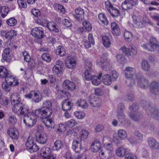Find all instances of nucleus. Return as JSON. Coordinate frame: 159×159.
Returning a JSON list of instances; mask_svg holds the SVG:
<instances>
[{"label":"nucleus","mask_w":159,"mask_h":159,"mask_svg":"<svg viewBox=\"0 0 159 159\" xmlns=\"http://www.w3.org/2000/svg\"><path fill=\"white\" fill-rule=\"evenodd\" d=\"M9 75L10 76L9 77H7L5 79V81L9 84L10 85L14 81L15 78L10 74H9Z\"/></svg>","instance_id":"nucleus-64"},{"label":"nucleus","mask_w":159,"mask_h":159,"mask_svg":"<svg viewBox=\"0 0 159 159\" xmlns=\"http://www.w3.org/2000/svg\"><path fill=\"white\" fill-rule=\"evenodd\" d=\"M35 116L43 118V117H49L50 116L47 115V112L43 108L37 109L35 110L34 113Z\"/></svg>","instance_id":"nucleus-23"},{"label":"nucleus","mask_w":159,"mask_h":159,"mask_svg":"<svg viewBox=\"0 0 159 159\" xmlns=\"http://www.w3.org/2000/svg\"><path fill=\"white\" fill-rule=\"evenodd\" d=\"M47 26L50 31L55 33H57L59 32L58 26L54 22L51 21L48 22L47 23Z\"/></svg>","instance_id":"nucleus-24"},{"label":"nucleus","mask_w":159,"mask_h":159,"mask_svg":"<svg viewBox=\"0 0 159 159\" xmlns=\"http://www.w3.org/2000/svg\"><path fill=\"white\" fill-rule=\"evenodd\" d=\"M76 58L73 56L68 57L65 60V64L68 68L73 69L76 65Z\"/></svg>","instance_id":"nucleus-14"},{"label":"nucleus","mask_w":159,"mask_h":159,"mask_svg":"<svg viewBox=\"0 0 159 159\" xmlns=\"http://www.w3.org/2000/svg\"><path fill=\"white\" fill-rule=\"evenodd\" d=\"M98 17L99 19L103 24L107 25L108 24V21L107 20L106 16L103 13L99 14Z\"/></svg>","instance_id":"nucleus-38"},{"label":"nucleus","mask_w":159,"mask_h":159,"mask_svg":"<svg viewBox=\"0 0 159 159\" xmlns=\"http://www.w3.org/2000/svg\"><path fill=\"white\" fill-rule=\"evenodd\" d=\"M83 25L85 29L88 31L92 30V26L89 22L87 21H84L83 22Z\"/></svg>","instance_id":"nucleus-57"},{"label":"nucleus","mask_w":159,"mask_h":159,"mask_svg":"<svg viewBox=\"0 0 159 159\" xmlns=\"http://www.w3.org/2000/svg\"><path fill=\"white\" fill-rule=\"evenodd\" d=\"M7 133L12 139H16L19 137V132L17 130H9Z\"/></svg>","instance_id":"nucleus-37"},{"label":"nucleus","mask_w":159,"mask_h":159,"mask_svg":"<svg viewBox=\"0 0 159 159\" xmlns=\"http://www.w3.org/2000/svg\"><path fill=\"white\" fill-rule=\"evenodd\" d=\"M75 13L73 15L75 18L79 22H82L84 20V11L83 9L79 7L75 10Z\"/></svg>","instance_id":"nucleus-7"},{"label":"nucleus","mask_w":159,"mask_h":159,"mask_svg":"<svg viewBox=\"0 0 159 159\" xmlns=\"http://www.w3.org/2000/svg\"><path fill=\"white\" fill-rule=\"evenodd\" d=\"M13 111L18 115L20 116H25L31 114V112L29 111V107L25 104L21 103L13 107L12 108Z\"/></svg>","instance_id":"nucleus-2"},{"label":"nucleus","mask_w":159,"mask_h":159,"mask_svg":"<svg viewBox=\"0 0 159 159\" xmlns=\"http://www.w3.org/2000/svg\"><path fill=\"white\" fill-rule=\"evenodd\" d=\"M150 91L155 95L159 93V84L156 81H153L150 84Z\"/></svg>","instance_id":"nucleus-20"},{"label":"nucleus","mask_w":159,"mask_h":159,"mask_svg":"<svg viewBox=\"0 0 159 159\" xmlns=\"http://www.w3.org/2000/svg\"><path fill=\"white\" fill-rule=\"evenodd\" d=\"M88 39L89 41L87 40H85L84 43V46L86 48H88L91 47V43L93 45H94L95 43L94 40L93 39V36L92 34H89Z\"/></svg>","instance_id":"nucleus-30"},{"label":"nucleus","mask_w":159,"mask_h":159,"mask_svg":"<svg viewBox=\"0 0 159 159\" xmlns=\"http://www.w3.org/2000/svg\"><path fill=\"white\" fill-rule=\"evenodd\" d=\"M0 34L1 36L9 40L12 39L17 35L16 31L13 30L8 31L3 30L1 31Z\"/></svg>","instance_id":"nucleus-11"},{"label":"nucleus","mask_w":159,"mask_h":159,"mask_svg":"<svg viewBox=\"0 0 159 159\" xmlns=\"http://www.w3.org/2000/svg\"><path fill=\"white\" fill-rule=\"evenodd\" d=\"M138 85L142 89L148 88L149 83L148 80L140 74L137 78Z\"/></svg>","instance_id":"nucleus-5"},{"label":"nucleus","mask_w":159,"mask_h":159,"mask_svg":"<svg viewBox=\"0 0 159 159\" xmlns=\"http://www.w3.org/2000/svg\"><path fill=\"white\" fill-rule=\"evenodd\" d=\"M48 117H43L42 119V121L46 126L50 127L51 125V121L48 118Z\"/></svg>","instance_id":"nucleus-49"},{"label":"nucleus","mask_w":159,"mask_h":159,"mask_svg":"<svg viewBox=\"0 0 159 159\" xmlns=\"http://www.w3.org/2000/svg\"><path fill=\"white\" fill-rule=\"evenodd\" d=\"M132 18L135 26L138 28H143L146 23H148L146 17L140 15H133Z\"/></svg>","instance_id":"nucleus-3"},{"label":"nucleus","mask_w":159,"mask_h":159,"mask_svg":"<svg viewBox=\"0 0 159 159\" xmlns=\"http://www.w3.org/2000/svg\"><path fill=\"white\" fill-rule=\"evenodd\" d=\"M33 96L32 98V100L36 103H38L42 99V96L40 94H39L37 93L33 92Z\"/></svg>","instance_id":"nucleus-41"},{"label":"nucleus","mask_w":159,"mask_h":159,"mask_svg":"<svg viewBox=\"0 0 159 159\" xmlns=\"http://www.w3.org/2000/svg\"><path fill=\"white\" fill-rule=\"evenodd\" d=\"M7 24L11 26L15 25L17 23L16 20L14 17H11L7 20Z\"/></svg>","instance_id":"nucleus-48"},{"label":"nucleus","mask_w":159,"mask_h":159,"mask_svg":"<svg viewBox=\"0 0 159 159\" xmlns=\"http://www.w3.org/2000/svg\"><path fill=\"white\" fill-rule=\"evenodd\" d=\"M128 116L132 120L135 121H139L143 116L142 114L140 112H138L135 113L130 112L129 113Z\"/></svg>","instance_id":"nucleus-22"},{"label":"nucleus","mask_w":159,"mask_h":159,"mask_svg":"<svg viewBox=\"0 0 159 159\" xmlns=\"http://www.w3.org/2000/svg\"><path fill=\"white\" fill-rule=\"evenodd\" d=\"M124 38L126 41H130L133 38V35L132 33L128 31H125L124 33Z\"/></svg>","instance_id":"nucleus-53"},{"label":"nucleus","mask_w":159,"mask_h":159,"mask_svg":"<svg viewBox=\"0 0 159 159\" xmlns=\"http://www.w3.org/2000/svg\"><path fill=\"white\" fill-rule=\"evenodd\" d=\"M118 134L119 137L121 138H125L127 136L126 132L125 130H119Z\"/></svg>","instance_id":"nucleus-58"},{"label":"nucleus","mask_w":159,"mask_h":159,"mask_svg":"<svg viewBox=\"0 0 159 159\" xmlns=\"http://www.w3.org/2000/svg\"><path fill=\"white\" fill-rule=\"evenodd\" d=\"M90 70L88 69H86L84 73V76L85 79L87 80H89L92 77L90 73Z\"/></svg>","instance_id":"nucleus-61"},{"label":"nucleus","mask_w":159,"mask_h":159,"mask_svg":"<svg viewBox=\"0 0 159 159\" xmlns=\"http://www.w3.org/2000/svg\"><path fill=\"white\" fill-rule=\"evenodd\" d=\"M131 51H130L129 49L125 46L122 47L120 49V50L121 52L127 56H129L131 55V52L134 54H136L137 52L136 49L131 48Z\"/></svg>","instance_id":"nucleus-25"},{"label":"nucleus","mask_w":159,"mask_h":159,"mask_svg":"<svg viewBox=\"0 0 159 159\" xmlns=\"http://www.w3.org/2000/svg\"><path fill=\"white\" fill-rule=\"evenodd\" d=\"M147 141L150 148L154 150L159 148V143L154 138L150 137L148 139Z\"/></svg>","instance_id":"nucleus-21"},{"label":"nucleus","mask_w":159,"mask_h":159,"mask_svg":"<svg viewBox=\"0 0 159 159\" xmlns=\"http://www.w3.org/2000/svg\"><path fill=\"white\" fill-rule=\"evenodd\" d=\"M89 134V132L87 130H82L80 132L81 136L79 138L82 139V138L86 139L88 137Z\"/></svg>","instance_id":"nucleus-59"},{"label":"nucleus","mask_w":159,"mask_h":159,"mask_svg":"<svg viewBox=\"0 0 159 159\" xmlns=\"http://www.w3.org/2000/svg\"><path fill=\"white\" fill-rule=\"evenodd\" d=\"M8 124L10 126V129H14L15 128V125L17 122L16 118L15 116L12 115L8 117Z\"/></svg>","instance_id":"nucleus-27"},{"label":"nucleus","mask_w":159,"mask_h":159,"mask_svg":"<svg viewBox=\"0 0 159 159\" xmlns=\"http://www.w3.org/2000/svg\"><path fill=\"white\" fill-rule=\"evenodd\" d=\"M73 106V103L67 99L64 100L62 103V107L64 111H70Z\"/></svg>","instance_id":"nucleus-26"},{"label":"nucleus","mask_w":159,"mask_h":159,"mask_svg":"<svg viewBox=\"0 0 159 159\" xmlns=\"http://www.w3.org/2000/svg\"><path fill=\"white\" fill-rule=\"evenodd\" d=\"M54 146L53 147V150H58L61 149L63 146L62 142L59 140L56 141L54 143Z\"/></svg>","instance_id":"nucleus-44"},{"label":"nucleus","mask_w":159,"mask_h":159,"mask_svg":"<svg viewBox=\"0 0 159 159\" xmlns=\"http://www.w3.org/2000/svg\"><path fill=\"white\" fill-rule=\"evenodd\" d=\"M42 59L48 62H49L51 60V57L50 55L47 53H43L42 56Z\"/></svg>","instance_id":"nucleus-55"},{"label":"nucleus","mask_w":159,"mask_h":159,"mask_svg":"<svg viewBox=\"0 0 159 159\" xmlns=\"http://www.w3.org/2000/svg\"><path fill=\"white\" fill-rule=\"evenodd\" d=\"M102 80L104 84L108 85L109 84V75L108 74L104 75L102 77Z\"/></svg>","instance_id":"nucleus-54"},{"label":"nucleus","mask_w":159,"mask_h":159,"mask_svg":"<svg viewBox=\"0 0 159 159\" xmlns=\"http://www.w3.org/2000/svg\"><path fill=\"white\" fill-rule=\"evenodd\" d=\"M124 100L126 102H133L135 98L133 95L131 93H128L125 95L124 98Z\"/></svg>","instance_id":"nucleus-47"},{"label":"nucleus","mask_w":159,"mask_h":159,"mask_svg":"<svg viewBox=\"0 0 159 159\" xmlns=\"http://www.w3.org/2000/svg\"><path fill=\"white\" fill-rule=\"evenodd\" d=\"M89 101L91 105L93 107H98L101 105L100 98L95 97L94 94H92L89 96Z\"/></svg>","instance_id":"nucleus-15"},{"label":"nucleus","mask_w":159,"mask_h":159,"mask_svg":"<svg viewBox=\"0 0 159 159\" xmlns=\"http://www.w3.org/2000/svg\"><path fill=\"white\" fill-rule=\"evenodd\" d=\"M11 86L9 84L5 82H3L2 84V87L3 90L6 92H9L11 89Z\"/></svg>","instance_id":"nucleus-52"},{"label":"nucleus","mask_w":159,"mask_h":159,"mask_svg":"<svg viewBox=\"0 0 159 159\" xmlns=\"http://www.w3.org/2000/svg\"><path fill=\"white\" fill-rule=\"evenodd\" d=\"M76 104L78 106L81 107L83 108L86 109L88 107V104L86 101L84 99H80L77 100Z\"/></svg>","instance_id":"nucleus-35"},{"label":"nucleus","mask_w":159,"mask_h":159,"mask_svg":"<svg viewBox=\"0 0 159 159\" xmlns=\"http://www.w3.org/2000/svg\"><path fill=\"white\" fill-rule=\"evenodd\" d=\"M53 73L55 75L60 74L62 72V68L54 66L52 68Z\"/></svg>","instance_id":"nucleus-51"},{"label":"nucleus","mask_w":159,"mask_h":159,"mask_svg":"<svg viewBox=\"0 0 159 159\" xmlns=\"http://www.w3.org/2000/svg\"><path fill=\"white\" fill-rule=\"evenodd\" d=\"M35 135L36 140L38 142L42 144H45L47 142V136L45 133L38 130Z\"/></svg>","instance_id":"nucleus-8"},{"label":"nucleus","mask_w":159,"mask_h":159,"mask_svg":"<svg viewBox=\"0 0 159 159\" xmlns=\"http://www.w3.org/2000/svg\"><path fill=\"white\" fill-rule=\"evenodd\" d=\"M141 66L142 69L145 71H148L150 70V65L148 61L145 60L142 61Z\"/></svg>","instance_id":"nucleus-36"},{"label":"nucleus","mask_w":159,"mask_h":159,"mask_svg":"<svg viewBox=\"0 0 159 159\" xmlns=\"http://www.w3.org/2000/svg\"><path fill=\"white\" fill-rule=\"evenodd\" d=\"M42 107L43 108H46L44 109L47 112V115L50 116L52 114V111L51 108L52 107V103L49 100H46L43 102Z\"/></svg>","instance_id":"nucleus-17"},{"label":"nucleus","mask_w":159,"mask_h":159,"mask_svg":"<svg viewBox=\"0 0 159 159\" xmlns=\"http://www.w3.org/2000/svg\"><path fill=\"white\" fill-rule=\"evenodd\" d=\"M11 104L15 107L17 105L20 104L21 98L20 95L17 93H12L10 96Z\"/></svg>","instance_id":"nucleus-16"},{"label":"nucleus","mask_w":159,"mask_h":159,"mask_svg":"<svg viewBox=\"0 0 159 159\" xmlns=\"http://www.w3.org/2000/svg\"><path fill=\"white\" fill-rule=\"evenodd\" d=\"M55 53L57 55L63 57L65 56L66 52L63 47L61 46H58L56 49Z\"/></svg>","instance_id":"nucleus-39"},{"label":"nucleus","mask_w":159,"mask_h":159,"mask_svg":"<svg viewBox=\"0 0 159 159\" xmlns=\"http://www.w3.org/2000/svg\"><path fill=\"white\" fill-rule=\"evenodd\" d=\"M7 70L4 66H0V78L5 79L7 77L10 76Z\"/></svg>","instance_id":"nucleus-34"},{"label":"nucleus","mask_w":159,"mask_h":159,"mask_svg":"<svg viewBox=\"0 0 159 159\" xmlns=\"http://www.w3.org/2000/svg\"><path fill=\"white\" fill-rule=\"evenodd\" d=\"M22 55L24 57V60L25 61L29 62L31 61V58L28 52L25 51L23 52Z\"/></svg>","instance_id":"nucleus-45"},{"label":"nucleus","mask_w":159,"mask_h":159,"mask_svg":"<svg viewBox=\"0 0 159 159\" xmlns=\"http://www.w3.org/2000/svg\"><path fill=\"white\" fill-rule=\"evenodd\" d=\"M125 77L127 79H130V83L129 85L133 86L135 84V80L140 74V73H136L135 68L130 67H126L124 70Z\"/></svg>","instance_id":"nucleus-1"},{"label":"nucleus","mask_w":159,"mask_h":159,"mask_svg":"<svg viewBox=\"0 0 159 159\" xmlns=\"http://www.w3.org/2000/svg\"><path fill=\"white\" fill-rule=\"evenodd\" d=\"M24 122L26 125L29 127L33 126L36 122V118L31 113V114L27 115L24 117Z\"/></svg>","instance_id":"nucleus-9"},{"label":"nucleus","mask_w":159,"mask_h":159,"mask_svg":"<svg viewBox=\"0 0 159 159\" xmlns=\"http://www.w3.org/2000/svg\"><path fill=\"white\" fill-rule=\"evenodd\" d=\"M140 104L144 108L147 110V113L150 112L151 108L150 107L152 108L150 106L148 102L144 100H142L140 101Z\"/></svg>","instance_id":"nucleus-42"},{"label":"nucleus","mask_w":159,"mask_h":159,"mask_svg":"<svg viewBox=\"0 0 159 159\" xmlns=\"http://www.w3.org/2000/svg\"><path fill=\"white\" fill-rule=\"evenodd\" d=\"M111 33L112 34L115 36L119 35L120 34V32L118 25L115 23H111Z\"/></svg>","instance_id":"nucleus-29"},{"label":"nucleus","mask_w":159,"mask_h":159,"mask_svg":"<svg viewBox=\"0 0 159 159\" xmlns=\"http://www.w3.org/2000/svg\"><path fill=\"white\" fill-rule=\"evenodd\" d=\"M34 143V140L32 138L29 137L25 144L27 149L30 151L31 148L33 146Z\"/></svg>","instance_id":"nucleus-40"},{"label":"nucleus","mask_w":159,"mask_h":159,"mask_svg":"<svg viewBox=\"0 0 159 159\" xmlns=\"http://www.w3.org/2000/svg\"><path fill=\"white\" fill-rule=\"evenodd\" d=\"M82 139L77 138L73 140L72 146V148L76 152L79 153L82 149L81 141Z\"/></svg>","instance_id":"nucleus-13"},{"label":"nucleus","mask_w":159,"mask_h":159,"mask_svg":"<svg viewBox=\"0 0 159 159\" xmlns=\"http://www.w3.org/2000/svg\"><path fill=\"white\" fill-rule=\"evenodd\" d=\"M137 0H125L122 3L121 7L125 10L131 9L134 6L137 4Z\"/></svg>","instance_id":"nucleus-12"},{"label":"nucleus","mask_w":159,"mask_h":159,"mask_svg":"<svg viewBox=\"0 0 159 159\" xmlns=\"http://www.w3.org/2000/svg\"><path fill=\"white\" fill-rule=\"evenodd\" d=\"M129 149L128 148H124L122 147L119 148L116 150V154L118 157H123L124 156H125Z\"/></svg>","instance_id":"nucleus-33"},{"label":"nucleus","mask_w":159,"mask_h":159,"mask_svg":"<svg viewBox=\"0 0 159 159\" xmlns=\"http://www.w3.org/2000/svg\"><path fill=\"white\" fill-rule=\"evenodd\" d=\"M102 75V73H100L98 76L96 75L92 76L90 80H91L93 84L96 86H98L100 84Z\"/></svg>","instance_id":"nucleus-31"},{"label":"nucleus","mask_w":159,"mask_h":159,"mask_svg":"<svg viewBox=\"0 0 159 159\" xmlns=\"http://www.w3.org/2000/svg\"><path fill=\"white\" fill-rule=\"evenodd\" d=\"M118 76V74L115 70L111 71L110 74V80L111 79L112 80H116Z\"/></svg>","instance_id":"nucleus-56"},{"label":"nucleus","mask_w":159,"mask_h":159,"mask_svg":"<svg viewBox=\"0 0 159 159\" xmlns=\"http://www.w3.org/2000/svg\"><path fill=\"white\" fill-rule=\"evenodd\" d=\"M125 159H137V157L129 149L125 156Z\"/></svg>","instance_id":"nucleus-50"},{"label":"nucleus","mask_w":159,"mask_h":159,"mask_svg":"<svg viewBox=\"0 0 159 159\" xmlns=\"http://www.w3.org/2000/svg\"><path fill=\"white\" fill-rule=\"evenodd\" d=\"M13 57L12 50L9 48H5L3 51L2 55V62L10 61Z\"/></svg>","instance_id":"nucleus-10"},{"label":"nucleus","mask_w":159,"mask_h":159,"mask_svg":"<svg viewBox=\"0 0 159 159\" xmlns=\"http://www.w3.org/2000/svg\"><path fill=\"white\" fill-rule=\"evenodd\" d=\"M77 124L76 122L74 120H70L67 122V127L71 128L75 125Z\"/></svg>","instance_id":"nucleus-63"},{"label":"nucleus","mask_w":159,"mask_h":159,"mask_svg":"<svg viewBox=\"0 0 159 159\" xmlns=\"http://www.w3.org/2000/svg\"><path fill=\"white\" fill-rule=\"evenodd\" d=\"M102 42L104 46L106 48L109 47V38L108 36L106 35L102 36Z\"/></svg>","instance_id":"nucleus-43"},{"label":"nucleus","mask_w":159,"mask_h":159,"mask_svg":"<svg viewBox=\"0 0 159 159\" xmlns=\"http://www.w3.org/2000/svg\"><path fill=\"white\" fill-rule=\"evenodd\" d=\"M31 34L34 37L39 39L44 38V33L43 29L41 27H35L33 28L31 32Z\"/></svg>","instance_id":"nucleus-6"},{"label":"nucleus","mask_w":159,"mask_h":159,"mask_svg":"<svg viewBox=\"0 0 159 159\" xmlns=\"http://www.w3.org/2000/svg\"><path fill=\"white\" fill-rule=\"evenodd\" d=\"M9 9L7 7L3 6V10L0 12V17L4 18L7 14Z\"/></svg>","instance_id":"nucleus-46"},{"label":"nucleus","mask_w":159,"mask_h":159,"mask_svg":"<svg viewBox=\"0 0 159 159\" xmlns=\"http://www.w3.org/2000/svg\"><path fill=\"white\" fill-rule=\"evenodd\" d=\"M151 108L150 112H148V115L152 117L159 120V111L154 108L150 107Z\"/></svg>","instance_id":"nucleus-32"},{"label":"nucleus","mask_w":159,"mask_h":159,"mask_svg":"<svg viewBox=\"0 0 159 159\" xmlns=\"http://www.w3.org/2000/svg\"><path fill=\"white\" fill-rule=\"evenodd\" d=\"M116 58L118 61L121 64H124L125 62V57L122 55H117L116 56Z\"/></svg>","instance_id":"nucleus-62"},{"label":"nucleus","mask_w":159,"mask_h":159,"mask_svg":"<svg viewBox=\"0 0 159 159\" xmlns=\"http://www.w3.org/2000/svg\"><path fill=\"white\" fill-rule=\"evenodd\" d=\"M125 109V106L122 103H120L118 106L117 108V117L121 123L125 122V116L123 113V111Z\"/></svg>","instance_id":"nucleus-4"},{"label":"nucleus","mask_w":159,"mask_h":159,"mask_svg":"<svg viewBox=\"0 0 159 159\" xmlns=\"http://www.w3.org/2000/svg\"><path fill=\"white\" fill-rule=\"evenodd\" d=\"M63 86L65 89L70 90H73L76 89V85L75 83L68 80L64 81Z\"/></svg>","instance_id":"nucleus-18"},{"label":"nucleus","mask_w":159,"mask_h":159,"mask_svg":"<svg viewBox=\"0 0 159 159\" xmlns=\"http://www.w3.org/2000/svg\"><path fill=\"white\" fill-rule=\"evenodd\" d=\"M51 151L50 148L48 147H44L40 151V154L43 157L47 159L52 156L53 154H51Z\"/></svg>","instance_id":"nucleus-19"},{"label":"nucleus","mask_w":159,"mask_h":159,"mask_svg":"<svg viewBox=\"0 0 159 159\" xmlns=\"http://www.w3.org/2000/svg\"><path fill=\"white\" fill-rule=\"evenodd\" d=\"M53 7L56 10H60L62 12H64L65 11V8L63 6L60 4L57 3H55Z\"/></svg>","instance_id":"nucleus-60"},{"label":"nucleus","mask_w":159,"mask_h":159,"mask_svg":"<svg viewBox=\"0 0 159 159\" xmlns=\"http://www.w3.org/2000/svg\"><path fill=\"white\" fill-rule=\"evenodd\" d=\"M101 148V143L98 141H94L91 145V149L92 152H96L98 151Z\"/></svg>","instance_id":"nucleus-28"}]
</instances>
